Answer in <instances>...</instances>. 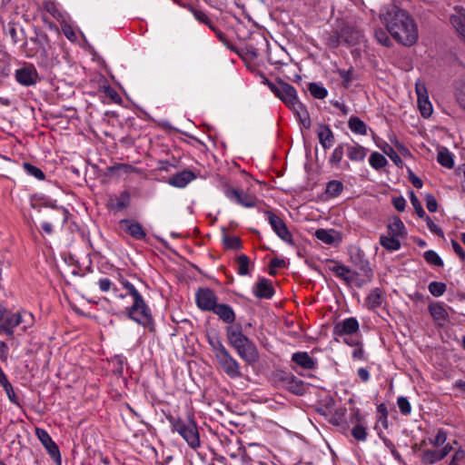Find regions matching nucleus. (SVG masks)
Returning <instances> with one entry per match:
<instances>
[{
    "mask_svg": "<svg viewBox=\"0 0 465 465\" xmlns=\"http://www.w3.org/2000/svg\"><path fill=\"white\" fill-rule=\"evenodd\" d=\"M339 30L343 42L349 45H357L362 38L361 32L349 23H341V26H339Z\"/></svg>",
    "mask_w": 465,
    "mask_h": 465,
    "instance_id": "obj_14",
    "label": "nucleus"
},
{
    "mask_svg": "<svg viewBox=\"0 0 465 465\" xmlns=\"http://www.w3.org/2000/svg\"><path fill=\"white\" fill-rule=\"evenodd\" d=\"M450 22L458 34L465 39V9L460 6L454 7V14L450 15Z\"/></svg>",
    "mask_w": 465,
    "mask_h": 465,
    "instance_id": "obj_20",
    "label": "nucleus"
},
{
    "mask_svg": "<svg viewBox=\"0 0 465 465\" xmlns=\"http://www.w3.org/2000/svg\"><path fill=\"white\" fill-rule=\"evenodd\" d=\"M104 93L106 97L110 98L112 102L120 104L122 102V98L119 94L110 85H106L103 87Z\"/></svg>",
    "mask_w": 465,
    "mask_h": 465,
    "instance_id": "obj_58",
    "label": "nucleus"
},
{
    "mask_svg": "<svg viewBox=\"0 0 465 465\" xmlns=\"http://www.w3.org/2000/svg\"><path fill=\"white\" fill-rule=\"evenodd\" d=\"M317 135L319 138V142L323 149L331 148L335 143V137L331 130L330 126L327 124H319L317 128Z\"/></svg>",
    "mask_w": 465,
    "mask_h": 465,
    "instance_id": "obj_21",
    "label": "nucleus"
},
{
    "mask_svg": "<svg viewBox=\"0 0 465 465\" xmlns=\"http://www.w3.org/2000/svg\"><path fill=\"white\" fill-rule=\"evenodd\" d=\"M128 294L133 297L134 302L131 307L127 308V316L144 328H147L151 332H154L155 326L150 309L146 305L141 293L136 288H134Z\"/></svg>",
    "mask_w": 465,
    "mask_h": 465,
    "instance_id": "obj_3",
    "label": "nucleus"
},
{
    "mask_svg": "<svg viewBox=\"0 0 465 465\" xmlns=\"http://www.w3.org/2000/svg\"><path fill=\"white\" fill-rule=\"evenodd\" d=\"M195 300L199 309L204 312H212L214 311L218 297L213 290L200 288L195 293Z\"/></svg>",
    "mask_w": 465,
    "mask_h": 465,
    "instance_id": "obj_6",
    "label": "nucleus"
},
{
    "mask_svg": "<svg viewBox=\"0 0 465 465\" xmlns=\"http://www.w3.org/2000/svg\"><path fill=\"white\" fill-rule=\"evenodd\" d=\"M51 45H44L38 48L36 53H39L40 65L44 67H51L54 64L53 56L50 54Z\"/></svg>",
    "mask_w": 465,
    "mask_h": 465,
    "instance_id": "obj_33",
    "label": "nucleus"
},
{
    "mask_svg": "<svg viewBox=\"0 0 465 465\" xmlns=\"http://www.w3.org/2000/svg\"><path fill=\"white\" fill-rule=\"evenodd\" d=\"M382 19L388 32L397 42L405 46L416 44L419 38L418 27L407 11L393 5L383 15Z\"/></svg>",
    "mask_w": 465,
    "mask_h": 465,
    "instance_id": "obj_1",
    "label": "nucleus"
},
{
    "mask_svg": "<svg viewBox=\"0 0 465 465\" xmlns=\"http://www.w3.org/2000/svg\"><path fill=\"white\" fill-rule=\"evenodd\" d=\"M341 39L342 38H341L340 30H339V28H337L336 30H334L329 34V36L326 39V43L330 48L334 49V48L339 47V45H341Z\"/></svg>",
    "mask_w": 465,
    "mask_h": 465,
    "instance_id": "obj_46",
    "label": "nucleus"
},
{
    "mask_svg": "<svg viewBox=\"0 0 465 465\" xmlns=\"http://www.w3.org/2000/svg\"><path fill=\"white\" fill-rule=\"evenodd\" d=\"M208 341L210 346L212 347L215 358L221 355L225 351H227L218 336H208Z\"/></svg>",
    "mask_w": 465,
    "mask_h": 465,
    "instance_id": "obj_43",
    "label": "nucleus"
},
{
    "mask_svg": "<svg viewBox=\"0 0 465 465\" xmlns=\"http://www.w3.org/2000/svg\"><path fill=\"white\" fill-rule=\"evenodd\" d=\"M338 74L340 77L342 79V85L344 87H349L351 83L353 81V70H339Z\"/></svg>",
    "mask_w": 465,
    "mask_h": 465,
    "instance_id": "obj_57",
    "label": "nucleus"
},
{
    "mask_svg": "<svg viewBox=\"0 0 465 465\" xmlns=\"http://www.w3.org/2000/svg\"><path fill=\"white\" fill-rule=\"evenodd\" d=\"M292 361L306 370L315 369V361L306 351L295 352L292 356Z\"/></svg>",
    "mask_w": 465,
    "mask_h": 465,
    "instance_id": "obj_26",
    "label": "nucleus"
},
{
    "mask_svg": "<svg viewBox=\"0 0 465 465\" xmlns=\"http://www.w3.org/2000/svg\"><path fill=\"white\" fill-rule=\"evenodd\" d=\"M193 179H195V174L192 171L184 170L171 176L168 183L174 187L183 188Z\"/></svg>",
    "mask_w": 465,
    "mask_h": 465,
    "instance_id": "obj_22",
    "label": "nucleus"
},
{
    "mask_svg": "<svg viewBox=\"0 0 465 465\" xmlns=\"http://www.w3.org/2000/svg\"><path fill=\"white\" fill-rule=\"evenodd\" d=\"M369 162L371 166L376 170L381 169L388 163L386 158L378 152H374L371 154Z\"/></svg>",
    "mask_w": 465,
    "mask_h": 465,
    "instance_id": "obj_41",
    "label": "nucleus"
},
{
    "mask_svg": "<svg viewBox=\"0 0 465 465\" xmlns=\"http://www.w3.org/2000/svg\"><path fill=\"white\" fill-rule=\"evenodd\" d=\"M265 214L267 215L270 225L278 237L291 245L294 244L292 235L284 221L271 211H266Z\"/></svg>",
    "mask_w": 465,
    "mask_h": 465,
    "instance_id": "obj_5",
    "label": "nucleus"
},
{
    "mask_svg": "<svg viewBox=\"0 0 465 465\" xmlns=\"http://www.w3.org/2000/svg\"><path fill=\"white\" fill-rule=\"evenodd\" d=\"M397 405L402 415H409L411 411V406L408 399L404 396H400L397 399Z\"/></svg>",
    "mask_w": 465,
    "mask_h": 465,
    "instance_id": "obj_53",
    "label": "nucleus"
},
{
    "mask_svg": "<svg viewBox=\"0 0 465 465\" xmlns=\"http://www.w3.org/2000/svg\"><path fill=\"white\" fill-rule=\"evenodd\" d=\"M253 293L259 299H271L274 295V289L269 280L261 278L253 286Z\"/></svg>",
    "mask_w": 465,
    "mask_h": 465,
    "instance_id": "obj_18",
    "label": "nucleus"
},
{
    "mask_svg": "<svg viewBox=\"0 0 465 465\" xmlns=\"http://www.w3.org/2000/svg\"><path fill=\"white\" fill-rule=\"evenodd\" d=\"M335 272L337 277L341 278L347 283H351L357 275L356 272L351 273V270L342 264H338L331 268Z\"/></svg>",
    "mask_w": 465,
    "mask_h": 465,
    "instance_id": "obj_31",
    "label": "nucleus"
},
{
    "mask_svg": "<svg viewBox=\"0 0 465 465\" xmlns=\"http://www.w3.org/2000/svg\"><path fill=\"white\" fill-rule=\"evenodd\" d=\"M344 143H341L333 150L332 154L330 157V163L331 164L338 166L341 163L344 153Z\"/></svg>",
    "mask_w": 465,
    "mask_h": 465,
    "instance_id": "obj_48",
    "label": "nucleus"
},
{
    "mask_svg": "<svg viewBox=\"0 0 465 465\" xmlns=\"http://www.w3.org/2000/svg\"><path fill=\"white\" fill-rule=\"evenodd\" d=\"M381 150L384 153H386L391 160L397 165V166H402V160L400 157V155L394 151V149L386 143L383 147H381Z\"/></svg>",
    "mask_w": 465,
    "mask_h": 465,
    "instance_id": "obj_49",
    "label": "nucleus"
},
{
    "mask_svg": "<svg viewBox=\"0 0 465 465\" xmlns=\"http://www.w3.org/2000/svg\"><path fill=\"white\" fill-rule=\"evenodd\" d=\"M347 154L351 161H362L367 154V149L358 144L349 145L347 147Z\"/></svg>",
    "mask_w": 465,
    "mask_h": 465,
    "instance_id": "obj_34",
    "label": "nucleus"
},
{
    "mask_svg": "<svg viewBox=\"0 0 465 465\" xmlns=\"http://www.w3.org/2000/svg\"><path fill=\"white\" fill-rule=\"evenodd\" d=\"M345 412L346 410L342 408L336 410L335 413L329 419V421L333 425H340L342 422Z\"/></svg>",
    "mask_w": 465,
    "mask_h": 465,
    "instance_id": "obj_60",
    "label": "nucleus"
},
{
    "mask_svg": "<svg viewBox=\"0 0 465 465\" xmlns=\"http://www.w3.org/2000/svg\"><path fill=\"white\" fill-rule=\"evenodd\" d=\"M193 15L196 20H198L199 22H201L203 24H205L210 28H213V23L204 12H203L201 10H195L193 12Z\"/></svg>",
    "mask_w": 465,
    "mask_h": 465,
    "instance_id": "obj_61",
    "label": "nucleus"
},
{
    "mask_svg": "<svg viewBox=\"0 0 465 465\" xmlns=\"http://www.w3.org/2000/svg\"><path fill=\"white\" fill-rule=\"evenodd\" d=\"M228 342L234 348L238 343L247 338L242 331L240 325L228 326L226 329Z\"/></svg>",
    "mask_w": 465,
    "mask_h": 465,
    "instance_id": "obj_27",
    "label": "nucleus"
},
{
    "mask_svg": "<svg viewBox=\"0 0 465 465\" xmlns=\"http://www.w3.org/2000/svg\"><path fill=\"white\" fill-rule=\"evenodd\" d=\"M418 106L423 117H430L432 114V106L429 101V96L418 98Z\"/></svg>",
    "mask_w": 465,
    "mask_h": 465,
    "instance_id": "obj_42",
    "label": "nucleus"
},
{
    "mask_svg": "<svg viewBox=\"0 0 465 465\" xmlns=\"http://www.w3.org/2000/svg\"><path fill=\"white\" fill-rule=\"evenodd\" d=\"M424 218L426 220L427 226L431 232H433L440 237L444 236V233H443V231L441 230V228H440L437 224H435L433 223V221L429 216H425Z\"/></svg>",
    "mask_w": 465,
    "mask_h": 465,
    "instance_id": "obj_62",
    "label": "nucleus"
},
{
    "mask_svg": "<svg viewBox=\"0 0 465 465\" xmlns=\"http://www.w3.org/2000/svg\"><path fill=\"white\" fill-rule=\"evenodd\" d=\"M446 457L445 451L440 450H426L422 453V462L426 464H433Z\"/></svg>",
    "mask_w": 465,
    "mask_h": 465,
    "instance_id": "obj_32",
    "label": "nucleus"
},
{
    "mask_svg": "<svg viewBox=\"0 0 465 465\" xmlns=\"http://www.w3.org/2000/svg\"><path fill=\"white\" fill-rule=\"evenodd\" d=\"M276 96L284 103L299 118L300 123L306 129L311 127L312 122L306 107L299 101L295 88L284 81L280 83V90Z\"/></svg>",
    "mask_w": 465,
    "mask_h": 465,
    "instance_id": "obj_2",
    "label": "nucleus"
},
{
    "mask_svg": "<svg viewBox=\"0 0 465 465\" xmlns=\"http://www.w3.org/2000/svg\"><path fill=\"white\" fill-rule=\"evenodd\" d=\"M223 243L228 249L239 250L242 248V241L237 236H225Z\"/></svg>",
    "mask_w": 465,
    "mask_h": 465,
    "instance_id": "obj_52",
    "label": "nucleus"
},
{
    "mask_svg": "<svg viewBox=\"0 0 465 465\" xmlns=\"http://www.w3.org/2000/svg\"><path fill=\"white\" fill-rule=\"evenodd\" d=\"M426 207L430 213H435L438 209V203L432 194H427L425 197Z\"/></svg>",
    "mask_w": 465,
    "mask_h": 465,
    "instance_id": "obj_63",
    "label": "nucleus"
},
{
    "mask_svg": "<svg viewBox=\"0 0 465 465\" xmlns=\"http://www.w3.org/2000/svg\"><path fill=\"white\" fill-rule=\"evenodd\" d=\"M171 421L173 430L177 431L191 448L196 449L200 446L199 432L193 420L185 422L179 419Z\"/></svg>",
    "mask_w": 465,
    "mask_h": 465,
    "instance_id": "obj_4",
    "label": "nucleus"
},
{
    "mask_svg": "<svg viewBox=\"0 0 465 465\" xmlns=\"http://www.w3.org/2000/svg\"><path fill=\"white\" fill-rule=\"evenodd\" d=\"M236 262L238 264L237 272L240 275H247L249 273L250 259L245 254L237 257Z\"/></svg>",
    "mask_w": 465,
    "mask_h": 465,
    "instance_id": "obj_44",
    "label": "nucleus"
},
{
    "mask_svg": "<svg viewBox=\"0 0 465 465\" xmlns=\"http://www.w3.org/2000/svg\"><path fill=\"white\" fill-rule=\"evenodd\" d=\"M437 160L440 165L449 169L452 168L454 165L452 154L444 147L439 150Z\"/></svg>",
    "mask_w": 465,
    "mask_h": 465,
    "instance_id": "obj_35",
    "label": "nucleus"
},
{
    "mask_svg": "<svg viewBox=\"0 0 465 465\" xmlns=\"http://www.w3.org/2000/svg\"><path fill=\"white\" fill-rule=\"evenodd\" d=\"M314 234L318 240L326 244L331 245L340 242V238L334 230L318 229Z\"/></svg>",
    "mask_w": 465,
    "mask_h": 465,
    "instance_id": "obj_29",
    "label": "nucleus"
},
{
    "mask_svg": "<svg viewBox=\"0 0 465 465\" xmlns=\"http://www.w3.org/2000/svg\"><path fill=\"white\" fill-rule=\"evenodd\" d=\"M18 325L23 324V329L25 331L26 329L33 326L35 322V317L33 313L27 311H21L16 312Z\"/></svg>",
    "mask_w": 465,
    "mask_h": 465,
    "instance_id": "obj_38",
    "label": "nucleus"
},
{
    "mask_svg": "<svg viewBox=\"0 0 465 465\" xmlns=\"http://www.w3.org/2000/svg\"><path fill=\"white\" fill-rule=\"evenodd\" d=\"M24 169L28 174L35 177L38 180H44L45 178V173L41 169L29 163H24Z\"/></svg>",
    "mask_w": 465,
    "mask_h": 465,
    "instance_id": "obj_50",
    "label": "nucleus"
},
{
    "mask_svg": "<svg viewBox=\"0 0 465 465\" xmlns=\"http://www.w3.org/2000/svg\"><path fill=\"white\" fill-rule=\"evenodd\" d=\"M119 223L122 229L131 237L136 240H143L145 238V230L137 221L132 219H123Z\"/></svg>",
    "mask_w": 465,
    "mask_h": 465,
    "instance_id": "obj_15",
    "label": "nucleus"
},
{
    "mask_svg": "<svg viewBox=\"0 0 465 465\" xmlns=\"http://www.w3.org/2000/svg\"><path fill=\"white\" fill-rule=\"evenodd\" d=\"M351 435L357 440H365L367 438L366 428L361 424H357L352 428Z\"/></svg>",
    "mask_w": 465,
    "mask_h": 465,
    "instance_id": "obj_55",
    "label": "nucleus"
},
{
    "mask_svg": "<svg viewBox=\"0 0 465 465\" xmlns=\"http://www.w3.org/2000/svg\"><path fill=\"white\" fill-rule=\"evenodd\" d=\"M358 330V321L351 317L337 322L333 328V334L336 336L351 335L357 332Z\"/></svg>",
    "mask_w": 465,
    "mask_h": 465,
    "instance_id": "obj_16",
    "label": "nucleus"
},
{
    "mask_svg": "<svg viewBox=\"0 0 465 465\" xmlns=\"http://www.w3.org/2000/svg\"><path fill=\"white\" fill-rule=\"evenodd\" d=\"M130 193L128 191H124L117 196H110L108 201V207L117 211L123 210L130 205Z\"/></svg>",
    "mask_w": 465,
    "mask_h": 465,
    "instance_id": "obj_23",
    "label": "nucleus"
},
{
    "mask_svg": "<svg viewBox=\"0 0 465 465\" xmlns=\"http://www.w3.org/2000/svg\"><path fill=\"white\" fill-rule=\"evenodd\" d=\"M35 435L44 445L50 457L57 465H61L62 458L57 444L52 440L48 432L41 428H35Z\"/></svg>",
    "mask_w": 465,
    "mask_h": 465,
    "instance_id": "obj_7",
    "label": "nucleus"
},
{
    "mask_svg": "<svg viewBox=\"0 0 465 465\" xmlns=\"http://www.w3.org/2000/svg\"><path fill=\"white\" fill-rule=\"evenodd\" d=\"M429 312L439 326H443L449 321V314L444 306L438 302H432L428 306Z\"/></svg>",
    "mask_w": 465,
    "mask_h": 465,
    "instance_id": "obj_19",
    "label": "nucleus"
},
{
    "mask_svg": "<svg viewBox=\"0 0 465 465\" xmlns=\"http://www.w3.org/2000/svg\"><path fill=\"white\" fill-rule=\"evenodd\" d=\"M216 360L223 371L230 378H240L242 377L241 368L237 361L232 357L228 351H225L221 355L216 357Z\"/></svg>",
    "mask_w": 465,
    "mask_h": 465,
    "instance_id": "obj_8",
    "label": "nucleus"
},
{
    "mask_svg": "<svg viewBox=\"0 0 465 465\" xmlns=\"http://www.w3.org/2000/svg\"><path fill=\"white\" fill-rule=\"evenodd\" d=\"M30 40L37 45L38 48L44 45H49L50 44L48 35L45 33L38 30H35V36L31 37Z\"/></svg>",
    "mask_w": 465,
    "mask_h": 465,
    "instance_id": "obj_51",
    "label": "nucleus"
},
{
    "mask_svg": "<svg viewBox=\"0 0 465 465\" xmlns=\"http://www.w3.org/2000/svg\"><path fill=\"white\" fill-rule=\"evenodd\" d=\"M410 200L413 208L416 211L417 215L420 218H424L426 216L425 211L423 210L420 202L419 201V199L412 191L410 193Z\"/></svg>",
    "mask_w": 465,
    "mask_h": 465,
    "instance_id": "obj_54",
    "label": "nucleus"
},
{
    "mask_svg": "<svg viewBox=\"0 0 465 465\" xmlns=\"http://www.w3.org/2000/svg\"><path fill=\"white\" fill-rule=\"evenodd\" d=\"M349 128L351 132L365 135L367 134V126L359 117L351 116L348 122Z\"/></svg>",
    "mask_w": 465,
    "mask_h": 465,
    "instance_id": "obj_37",
    "label": "nucleus"
},
{
    "mask_svg": "<svg viewBox=\"0 0 465 465\" xmlns=\"http://www.w3.org/2000/svg\"><path fill=\"white\" fill-rule=\"evenodd\" d=\"M375 37L379 43L384 46H391V41L387 35V32L381 28L375 30Z\"/></svg>",
    "mask_w": 465,
    "mask_h": 465,
    "instance_id": "obj_56",
    "label": "nucleus"
},
{
    "mask_svg": "<svg viewBox=\"0 0 465 465\" xmlns=\"http://www.w3.org/2000/svg\"><path fill=\"white\" fill-rule=\"evenodd\" d=\"M351 262L356 266L369 281L372 278V270L370 267L369 261L365 258V253L360 248H352L350 251Z\"/></svg>",
    "mask_w": 465,
    "mask_h": 465,
    "instance_id": "obj_12",
    "label": "nucleus"
},
{
    "mask_svg": "<svg viewBox=\"0 0 465 465\" xmlns=\"http://www.w3.org/2000/svg\"><path fill=\"white\" fill-rule=\"evenodd\" d=\"M383 302V292L381 289H373L365 299L366 306L369 310H375L381 306Z\"/></svg>",
    "mask_w": 465,
    "mask_h": 465,
    "instance_id": "obj_28",
    "label": "nucleus"
},
{
    "mask_svg": "<svg viewBox=\"0 0 465 465\" xmlns=\"http://www.w3.org/2000/svg\"><path fill=\"white\" fill-rule=\"evenodd\" d=\"M212 312L226 323H232L235 321V313L232 308L228 304L217 303L214 311Z\"/></svg>",
    "mask_w": 465,
    "mask_h": 465,
    "instance_id": "obj_25",
    "label": "nucleus"
},
{
    "mask_svg": "<svg viewBox=\"0 0 465 465\" xmlns=\"http://www.w3.org/2000/svg\"><path fill=\"white\" fill-rule=\"evenodd\" d=\"M49 219L50 221L44 222L41 225L42 230L47 234H51L53 232L52 223L64 225L66 223L67 211L63 208L56 209L49 215Z\"/></svg>",
    "mask_w": 465,
    "mask_h": 465,
    "instance_id": "obj_17",
    "label": "nucleus"
},
{
    "mask_svg": "<svg viewBox=\"0 0 465 465\" xmlns=\"http://www.w3.org/2000/svg\"><path fill=\"white\" fill-rule=\"evenodd\" d=\"M448 465H465V451L463 450H457Z\"/></svg>",
    "mask_w": 465,
    "mask_h": 465,
    "instance_id": "obj_59",
    "label": "nucleus"
},
{
    "mask_svg": "<svg viewBox=\"0 0 465 465\" xmlns=\"http://www.w3.org/2000/svg\"><path fill=\"white\" fill-rule=\"evenodd\" d=\"M423 258L430 264L435 266H443V261L438 255V253L432 250L425 252L423 254Z\"/></svg>",
    "mask_w": 465,
    "mask_h": 465,
    "instance_id": "obj_47",
    "label": "nucleus"
},
{
    "mask_svg": "<svg viewBox=\"0 0 465 465\" xmlns=\"http://www.w3.org/2000/svg\"><path fill=\"white\" fill-rule=\"evenodd\" d=\"M224 193L230 200L247 208L254 207L257 203V198L254 195L247 193L241 189L228 187Z\"/></svg>",
    "mask_w": 465,
    "mask_h": 465,
    "instance_id": "obj_10",
    "label": "nucleus"
},
{
    "mask_svg": "<svg viewBox=\"0 0 465 465\" xmlns=\"http://www.w3.org/2000/svg\"><path fill=\"white\" fill-rule=\"evenodd\" d=\"M342 191H343L342 183L340 181H337V180H332L327 183L326 189H325V193L328 196L333 198V197H337L338 195H340Z\"/></svg>",
    "mask_w": 465,
    "mask_h": 465,
    "instance_id": "obj_39",
    "label": "nucleus"
},
{
    "mask_svg": "<svg viewBox=\"0 0 465 465\" xmlns=\"http://www.w3.org/2000/svg\"><path fill=\"white\" fill-rule=\"evenodd\" d=\"M380 243L388 251H397L401 248V242L398 237L381 235L380 237Z\"/></svg>",
    "mask_w": 465,
    "mask_h": 465,
    "instance_id": "obj_36",
    "label": "nucleus"
},
{
    "mask_svg": "<svg viewBox=\"0 0 465 465\" xmlns=\"http://www.w3.org/2000/svg\"><path fill=\"white\" fill-rule=\"evenodd\" d=\"M428 289L431 295L434 297H440L446 292L447 286L443 282H431L429 284Z\"/></svg>",
    "mask_w": 465,
    "mask_h": 465,
    "instance_id": "obj_45",
    "label": "nucleus"
},
{
    "mask_svg": "<svg viewBox=\"0 0 465 465\" xmlns=\"http://www.w3.org/2000/svg\"><path fill=\"white\" fill-rule=\"evenodd\" d=\"M16 312L5 309L0 305V334L12 336L14 328L18 326Z\"/></svg>",
    "mask_w": 465,
    "mask_h": 465,
    "instance_id": "obj_11",
    "label": "nucleus"
},
{
    "mask_svg": "<svg viewBox=\"0 0 465 465\" xmlns=\"http://www.w3.org/2000/svg\"><path fill=\"white\" fill-rule=\"evenodd\" d=\"M456 99L459 104L465 109V84L456 93Z\"/></svg>",
    "mask_w": 465,
    "mask_h": 465,
    "instance_id": "obj_64",
    "label": "nucleus"
},
{
    "mask_svg": "<svg viewBox=\"0 0 465 465\" xmlns=\"http://www.w3.org/2000/svg\"><path fill=\"white\" fill-rule=\"evenodd\" d=\"M15 79L22 85L30 86L37 83L39 76L35 67L31 64H27L16 70Z\"/></svg>",
    "mask_w": 465,
    "mask_h": 465,
    "instance_id": "obj_13",
    "label": "nucleus"
},
{
    "mask_svg": "<svg viewBox=\"0 0 465 465\" xmlns=\"http://www.w3.org/2000/svg\"><path fill=\"white\" fill-rule=\"evenodd\" d=\"M282 381H283L284 386L289 391L296 395H302L304 393V383L297 377L293 375H286L284 378L282 379Z\"/></svg>",
    "mask_w": 465,
    "mask_h": 465,
    "instance_id": "obj_24",
    "label": "nucleus"
},
{
    "mask_svg": "<svg viewBox=\"0 0 465 465\" xmlns=\"http://www.w3.org/2000/svg\"><path fill=\"white\" fill-rule=\"evenodd\" d=\"M308 90L316 99H324L328 94L327 89L317 83H310L308 85Z\"/></svg>",
    "mask_w": 465,
    "mask_h": 465,
    "instance_id": "obj_40",
    "label": "nucleus"
},
{
    "mask_svg": "<svg viewBox=\"0 0 465 465\" xmlns=\"http://www.w3.org/2000/svg\"><path fill=\"white\" fill-rule=\"evenodd\" d=\"M234 349L239 356L248 364H253L259 360L256 346L249 338L243 339L242 342L238 343Z\"/></svg>",
    "mask_w": 465,
    "mask_h": 465,
    "instance_id": "obj_9",
    "label": "nucleus"
},
{
    "mask_svg": "<svg viewBox=\"0 0 465 465\" xmlns=\"http://www.w3.org/2000/svg\"><path fill=\"white\" fill-rule=\"evenodd\" d=\"M388 231L389 233L394 237H402L406 234L405 226L398 216H394L390 222Z\"/></svg>",
    "mask_w": 465,
    "mask_h": 465,
    "instance_id": "obj_30",
    "label": "nucleus"
}]
</instances>
